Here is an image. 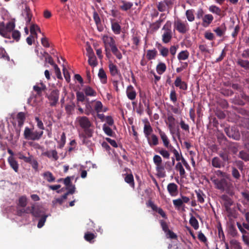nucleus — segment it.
Segmentation results:
<instances>
[{
	"instance_id": "1",
	"label": "nucleus",
	"mask_w": 249,
	"mask_h": 249,
	"mask_svg": "<svg viewBox=\"0 0 249 249\" xmlns=\"http://www.w3.org/2000/svg\"><path fill=\"white\" fill-rule=\"evenodd\" d=\"M210 179L216 189L225 192L230 196L233 195V186L231 182L229 175L227 173L217 170L213 172Z\"/></svg>"
},
{
	"instance_id": "2",
	"label": "nucleus",
	"mask_w": 249,
	"mask_h": 249,
	"mask_svg": "<svg viewBox=\"0 0 249 249\" xmlns=\"http://www.w3.org/2000/svg\"><path fill=\"white\" fill-rule=\"evenodd\" d=\"M77 121L80 126L84 129L88 136L91 137L92 130L90 129V127L92 126V124L89 118L86 116L78 117Z\"/></svg>"
},
{
	"instance_id": "3",
	"label": "nucleus",
	"mask_w": 249,
	"mask_h": 249,
	"mask_svg": "<svg viewBox=\"0 0 249 249\" xmlns=\"http://www.w3.org/2000/svg\"><path fill=\"white\" fill-rule=\"evenodd\" d=\"M172 22L167 21L162 28L163 31L162 35V41L164 43H169L172 38V32L171 30Z\"/></svg>"
},
{
	"instance_id": "4",
	"label": "nucleus",
	"mask_w": 249,
	"mask_h": 249,
	"mask_svg": "<svg viewBox=\"0 0 249 249\" xmlns=\"http://www.w3.org/2000/svg\"><path fill=\"white\" fill-rule=\"evenodd\" d=\"M15 27V23L12 21L7 23L6 26L3 22L0 23V35L5 38H10L11 32Z\"/></svg>"
},
{
	"instance_id": "5",
	"label": "nucleus",
	"mask_w": 249,
	"mask_h": 249,
	"mask_svg": "<svg viewBox=\"0 0 249 249\" xmlns=\"http://www.w3.org/2000/svg\"><path fill=\"white\" fill-rule=\"evenodd\" d=\"M43 134V131H33L28 127H25L24 131V138L28 140H38L42 137Z\"/></svg>"
},
{
	"instance_id": "6",
	"label": "nucleus",
	"mask_w": 249,
	"mask_h": 249,
	"mask_svg": "<svg viewBox=\"0 0 249 249\" xmlns=\"http://www.w3.org/2000/svg\"><path fill=\"white\" fill-rule=\"evenodd\" d=\"M22 10L21 11V16L25 21L26 25L30 24L33 14L29 7L26 4L22 5Z\"/></svg>"
},
{
	"instance_id": "7",
	"label": "nucleus",
	"mask_w": 249,
	"mask_h": 249,
	"mask_svg": "<svg viewBox=\"0 0 249 249\" xmlns=\"http://www.w3.org/2000/svg\"><path fill=\"white\" fill-rule=\"evenodd\" d=\"M174 28L179 33L182 34H185L189 30V24L187 21H182L179 19H178L175 21Z\"/></svg>"
},
{
	"instance_id": "8",
	"label": "nucleus",
	"mask_w": 249,
	"mask_h": 249,
	"mask_svg": "<svg viewBox=\"0 0 249 249\" xmlns=\"http://www.w3.org/2000/svg\"><path fill=\"white\" fill-rule=\"evenodd\" d=\"M190 201V198L184 196H181V197L179 198L174 199L173 200V203L175 207L179 209L180 208L184 207V203H187Z\"/></svg>"
},
{
	"instance_id": "9",
	"label": "nucleus",
	"mask_w": 249,
	"mask_h": 249,
	"mask_svg": "<svg viewBox=\"0 0 249 249\" xmlns=\"http://www.w3.org/2000/svg\"><path fill=\"white\" fill-rule=\"evenodd\" d=\"M59 94L58 90H53L48 96V98L51 106H56L59 99Z\"/></svg>"
},
{
	"instance_id": "10",
	"label": "nucleus",
	"mask_w": 249,
	"mask_h": 249,
	"mask_svg": "<svg viewBox=\"0 0 249 249\" xmlns=\"http://www.w3.org/2000/svg\"><path fill=\"white\" fill-rule=\"evenodd\" d=\"M91 102L93 103L94 112L101 113L105 112L107 111V107H104L101 101L93 100Z\"/></svg>"
},
{
	"instance_id": "11",
	"label": "nucleus",
	"mask_w": 249,
	"mask_h": 249,
	"mask_svg": "<svg viewBox=\"0 0 249 249\" xmlns=\"http://www.w3.org/2000/svg\"><path fill=\"white\" fill-rule=\"evenodd\" d=\"M171 134H174V129L175 126V118L172 114H168L167 121L165 122Z\"/></svg>"
},
{
	"instance_id": "12",
	"label": "nucleus",
	"mask_w": 249,
	"mask_h": 249,
	"mask_svg": "<svg viewBox=\"0 0 249 249\" xmlns=\"http://www.w3.org/2000/svg\"><path fill=\"white\" fill-rule=\"evenodd\" d=\"M103 41L106 46H108L110 48L111 50L117 47L115 41L111 36H104Z\"/></svg>"
},
{
	"instance_id": "13",
	"label": "nucleus",
	"mask_w": 249,
	"mask_h": 249,
	"mask_svg": "<svg viewBox=\"0 0 249 249\" xmlns=\"http://www.w3.org/2000/svg\"><path fill=\"white\" fill-rule=\"evenodd\" d=\"M159 133L160 138L162 141L164 146L168 149L170 148H172L173 146L170 144L169 140L168 139V138L166 134L161 130H159Z\"/></svg>"
},
{
	"instance_id": "14",
	"label": "nucleus",
	"mask_w": 249,
	"mask_h": 249,
	"mask_svg": "<svg viewBox=\"0 0 249 249\" xmlns=\"http://www.w3.org/2000/svg\"><path fill=\"white\" fill-rule=\"evenodd\" d=\"M127 97L130 100H134L136 97V91L132 85L127 86L126 90Z\"/></svg>"
},
{
	"instance_id": "15",
	"label": "nucleus",
	"mask_w": 249,
	"mask_h": 249,
	"mask_svg": "<svg viewBox=\"0 0 249 249\" xmlns=\"http://www.w3.org/2000/svg\"><path fill=\"white\" fill-rule=\"evenodd\" d=\"M172 4L171 0H164L159 2L158 4V9L160 12H164L167 10L169 6Z\"/></svg>"
},
{
	"instance_id": "16",
	"label": "nucleus",
	"mask_w": 249,
	"mask_h": 249,
	"mask_svg": "<svg viewBox=\"0 0 249 249\" xmlns=\"http://www.w3.org/2000/svg\"><path fill=\"white\" fill-rule=\"evenodd\" d=\"M178 185L175 183H170L167 186V189L170 195L176 196L178 194Z\"/></svg>"
},
{
	"instance_id": "17",
	"label": "nucleus",
	"mask_w": 249,
	"mask_h": 249,
	"mask_svg": "<svg viewBox=\"0 0 249 249\" xmlns=\"http://www.w3.org/2000/svg\"><path fill=\"white\" fill-rule=\"evenodd\" d=\"M174 84L176 87H178L180 89L186 90L188 86L186 82L182 81L180 77H177L175 81Z\"/></svg>"
},
{
	"instance_id": "18",
	"label": "nucleus",
	"mask_w": 249,
	"mask_h": 249,
	"mask_svg": "<svg viewBox=\"0 0 249 249\" xmlns=\"http://www.w3.org/2000/svg\"><path fill=\"white\" fill-rule=\"evenodd\" d=\"M108 68L111 75L113 76L119 75L121 77V74L116 65L110 61L108 65Z\"/></svg>"
},
{
	"instance_id": "19",
	"label": "nucleus",
	"mask_w": 249,
	"mask_h": 249,
	"mask_svg": "<svg viewBox=\"0 0 249 249\" xmlns=\"http://www.w3.org/2000/svg\"><path fill=\"white\" fill-rule=\"evenodd\" d=\"M148 144L150 147H153L159 144V138L155 134H151L149 137L146 138Z\"/></svg>"
},
{
	"instance_id": "20",
	"label": "nucleus",
	"mask_w": 249,
	"mask_h": 249,
	"mask_svg": "<svg viewBox=\"0 0 249 249\" xmlns=\"http://www.w3.org/2000/svg\"><path fill=\"white\" fill-rule=\"evenodd\" d=\"M227 28L224 23L221 24L219 26L215 28L213 31L216 33V35L218 36H223L226 31Z\"/></svg>"
},
{
	"instance_id": "21",
	"label": "nucleus",
	"mask_w": 249,
	"mask_h": 249,
	"mask_svg": "<svg viewBox=\"0 0 249 249\" xmlns=\"http://www.w3.org/2000/svg\"><path fill=\"white\" fill-rule=\"evenodd\" d=\"M156 166L157 175L160 178H164L166 176V172L164 165L161 163Z\"/></svg>"
},
{
	"instance_id": "22",
	"label": "nucleus",
	"mask_w": 249,
	"mask_h": 249,
	"mask_svg": "<svg viewBox=\"0 0 249 249\" xmlns=\"http://www.w3.org/2000/svg\"><path fill=\"white\" fill-rule=\"evenodd\" d=\"M153 128L150 123L149 122L146 123L143 127V133L145 137L146 138H148V137H149L151 134H154L153 133Z\"/></svg>"
},
{
	"instance_id": "23",
	"label": "nucleus",
	"mask_w": 249,
	"mask_h": 249,
	"mask_svg": "<svg viewBox=\"0 0 249 249\" xmlns=\"http://www.w3.org/2000/svg\"><path fill=\"white\" fill-rule=\"evenodd\" d=\"M212 165L215 168H220L224 166V163L219 158L215 157L212 160Z\"/></svg>"
},
{
	"instance_id": "24",
	"label": "nucleus",
	"mask_w": 249,
	"mask_h": 249,
	"mask_svg": "<svg viewBox=\"0 0 249 249\" xmlns=\"http://www.w3.org/2000/svg\"><path fill=\"white\" fill-rule=\"evenodd\" d=\"M43 154L50 159H53L54 160H57L59 158L57 152L55 150L47 151L43 153Z\"/></svg>"
},
{
	"instance_id": "25",
	"label": "nucleus",
	"mask_w": 249,
	"mask_h": 249,
	"mask_svg": "<svg viewBox=\"0 0 249 249\" xmlns=\"http://www.w3.org/2000/svg\"><path fill=\"white\" fill-rule=\"evenodd\" d=\"M8 161L11 168H12L16 172H18V164L15 158L13 156H11L8 157Z\"/></svg>"
},
{
	"instance_id": "26",
	"label": "nucleus",
	"mask_w": 249,
	"mask_h": 249,
	"mask_svg": "<svg viewBox=\"0 0 249 249\" xmlns=\"http://www.w3.org/2000/svg\"><path fill=\"white\" fill-rule=\"evenodd\" d=\"M213 17L211 14H206L202 18L203 26L206 27L210 25L213 20Z\"/></svg>"
},
{
	"instance_id": "27",
	"label": "nucleus",
	"mask_w": 249,
	"mask_h": 249,
	"mask_svg": "<svg viewBox=\"0 0 249 249\" xmlns=\"http://www.w3.org/2000/svg\"><path fill=\"white\" fill-rule=\"evenodd\" d=\"M15 132L11 133L10 134V138L12 140H18L20 136L21 127L17 126V124H14Z\"/></svg>"
},
{
	"instance_id": "28",
	"label": "nucleus",
	"mask_w": 249,
	"mask_h": 249,
	"mask_svg": "<svg viewBox=\"0 0 249 249\" xmlns=\"http://www.w3.org/2000/svg\"><path fill=\"white\" fill-rule=\"evenodd\" d=\"M83 91L87 96L95 97L97 94L95 90L89 86H86Z\"/></svg>"
},
{
	"instance_id": "29",
	"label": "nucleus",
	"mask_w": 249,
	"mask_h": 249,
	"mask_svg": "<svg viewBox=\"0 0 249 249\" xmlns=\"http://www.w3.org/2000/svg\"><path fill=\"white\" fill-rule=\"evenodd\" d=\"M98 75L102 84H105L107 83V74L103 68L99 69Z\"/></svg>"
},
{
	"instance_id": "30",
	"label": "nucleus",
	"mask_w": 249,
	"mask_h": 249,
	"mask_svg": "<svg viewBox=\"0 0 249 249\" xmlns=\"http://www.w3.org/2000/svg\"><path fill=\"white\" fill-rule=\"evenodd\" d=\"M44 178L49 182H53L55 181V178L53 174L50 171L45 172L42 174Z\"/></svg>"
},
{
	"instance_id": "31",
	"label": "nucleus",
	"mask_w": 249,
	"mask_h": 249,
	"mask_svg": "<svg viewBox=\"0 0 249 249\" xmlns=\"http://www.w3.org/2000/svg\"><path fill=\"white\" fill-rule=\"evenodd\" d=\"M189 56V53L187 50L181 51L178 54V59L179 61L187 60Z\"/></svg>"
},
{
	"instance_id": "32",
	"label": "nucleus",
	"mask_w": 249,
	"mask_h": 249,
	"mask_svg": "<svg viewBox=\"0 0 249 249\" xmlns=\"http://www.w3.org/2000/svg\"><path fill=\"white\" fill-rule=\"evenodd\" d=\"M87 102L85 104V114L87 115L93 114L94 113V110L92 108L90 102L89 101V99H87Z\"/></svg>"
},
{
	"instance_id": "33",
	"label": "nucleus",
	"mask_w": 249,
	"mask_h": 249,
	"mask_svg": "<svg viewBox=\"0 0 249 249\" xmlns=\"http://www.w3.org/2000/svg\"><path fill=\"white\" fill-rule=\"evenodd\" d=\"M166 70V66L165 63L163 62L159 63L156 67V70L158 74H163Z\"/></svg>"
},
{
	"instance_id": "34",
	"label": "nucleus",
	"mask_w": 249,
	"mask_h": 249,
	"mask_svg": "<svg viewBox=\"0 0 249 249\" xmlns=\"http://www.w3.org/2000/svg\"><path fill=\"white\" fill-rule=\"evenodd\" d=\"M175 169L179 171V175L181 177L183 178L184 177L185 171L181 162H178L175 166Z\"/></svg>"
},
{
	"instance_id": "35",
	"label": "nucleus",
	"mask_w": 249,
	"mask_h": 249,
	"mask_svg": "<svg viewBox=\"0 0 249 249\" xmlns=\"http://www.w3.org/2000/svg\"><path fill=\"white\" fill-rule=\"evenodd\" d=\"M111 29L115 34L118 35L121 33V28L117 22H113L111 23Z\"/></svg>"
},
{
	"instance_id": "36",
	"label": "nucleus",
	"mask_w": 249,
	"mask_h": 249,
	"mask_svg": "<svg viewBox=\"0 0 249 249\" xmlns=\"http://www.w3.org/2000/svg\"><path fill=\"white\" fill-rule=\"evenodd\" d=\"M241 194L243 198L241 201V202L244 205H248L249 203V193L248 191H245L242 192Z\"/></svg>"
},
{
	"instance_id": "37",
	"label": "nucleus",
	"mask_w": 249,
	"mask_h": 249,
	"mask_svg": "<svg viewBox=\"0 0 249 249\" xmlns=\"http://www.w3.org/2000/svg\"><path fill=\"white\" fill-rule=\"evenodd\" d=\"M157 54V52L155 49L148 50L147 51L146 57L149 60L155 59Z\"/></svg>"
},
{
	"instance_id": "38",
	"label": "nucleus",
	"mask_w": 249,
	"mask_h": 249,
	"mask_svg": "<svg viewBox=\"0 0 249 249\" xmlns=\"http://www.w3.org/2000/svg\"><path fill=\"white\" fill-rule=\"evenodd\" d=\"M103 130L106 135L108 136L113 137L115 133L106 124H104L103 125Z\"/></svg>"
},
{
	"instance_id": "39",
	"label": "nucleus",
	"mask_w": 249,
	"mask_h": 249,
	"mask_svg": "<svg viewBox=\"0 0 249 249\" xmlns=\"http://www.w3.org/2000/svg\"><path fill=\"white\" fill-rule=\"evenodd\" d=\"M122 4L120 5V8L123 11H127L130 9L133 6V3L131 2L122 1Z\"/></svg>"
},
{
	"instance_id": "40",
	"label": "nucleus",
	"mask_w": 249,
	"mask_h": 249,
	"mask_svg": "<svg viewBox=\"0 0 249 249\" xmlns=\"http://www.w3.org/2000/svg\"><path fill=\"white\" fill-rule=\"evenodd\" d=\"M30 212L32 213L33 215L35 217H39L41 216V212L40 208L38 207L33 206Z\"/></svg>"
},
{
	"instance_id": "41",
	"label": "nucleus",
	"mask_w": 249,
	"mask_h": 249,
	"mask_svg": "<svg viewBox=\"0 0 249 249\" xmlns=\"http://www.w3.org/2000/svg\"><path fill=\"white\" fill-rule=\"evenodd\" d=\"M209 11L217 15L220 16L221 14V10L215 5H211L209 8Z\"/></svg>"
},
{
	"instance_id": "42",
	"label": "nucleus",
	"mask_w": 249,
	"mask_h": 249,
	"mask_svg": "<svg viewBox=\"0 0 249 249\" xmlns=\"http://www.w3.org/2000/svg\"><path fill=\"white\" fill-rule=\"evenodd\" d=\"M198 48L201 53L203 54L211 53V51L208 48V46L206 44H200Z\"/></svg>"
},
{
	"instance_id": "43",
	"label": "nucleus",
	"mask_w": 249,
	"mask_h": 249,
	"mask_svg": "<svg viewBox=\"0 0 249 249\" xmlns=\"http://www.w3.org/2000/svg\"><path fill=\"white\" fill-rule=\"evenodd\" d=\"M189 223L195 230H197L198 229L199 225L198 221L194 216H192L190 218Z\"/></svg>"
},
{
	"instance_id": "44",
	"label": "nucleus",
	"mask_w": 249,
	"mask_h": 249,
	"mask_svg": "<svg viewBox=\"0 0 249 249\" xmlns=\"http://www.w3.org/2000/svg\"><path fill=\"white\" fill-rule=\"evenodd\" d=\"M231 249H241L240 243L235 239H232L230 241Z\"/></svg>"
},
{
	"instance_id": "45",
	"label": "nucleus",
	"mask_w": 249,
	"mask_h": 249,
	"mask_svg": "<svg viewBox=\"0 0 249 249\" xmlns=\"http://www.w3.org/2000/svg\"><path fill=\"white\" fill-rule=\"evenodd\" d=\"M38 31L41 33V30L39 26L36 24H32L30 27V33L32 35H36V32Z\"/></svg>"
},
{
	"instance_id": "46",
	"label": "nucleus",
	"mask_w": 249,
	"mask_h": 249,
	"mask_svg": "<svg viewBox=\"0 0 249 249\" xmlns=\"http://www.w3.org/2000/svg\"><path fill=\"white\" fill-rule=\"evenodd\" d=\"M66 138L65 133L64 132H63L61 136L60 140L57 142L59 144L58 147L59 148H62V147H63L66 143Z\"/></svg>"
},
{
	"instance_id": "47",
	"label": "nucleus",
	"mask_w": 249,
	"mask_h": 249,
	"mask_svg": "<svg viewBox=\"0 0 249 249\" xmlns=\"http://www.w3.org/2000/svg\"><path fill=\"white\" fill-rule=\"evenodd\" d=\"M71 178H73V177H67L64 179V183L66 186L67 190H69V189L71 188V187H75L71 183Z\"/></svg>"
},
{
	"instance_id": "48",
	"label": "nucleus",
	"mask_w": 249,
	"mask_h": 249,
	"mask_svg": "<svg viewBox=\"0 0 249 249\" xmlns=\"http://www.w3.org/2000/svg\"><path fill=\"white\" fill-rule=\"evenodd\" d=\"M195 192L196 194L197 201L200 203H203L204 202V194L203 193L202 191L198 190L196 191Z\"/></svg>"
},
{
	"instance_id": "49",
	"label": "nucleus",
	"mask_w": 249,
	"mask_h": 249,
	"mask_svg": "<svg viewBox=\"0 0 249 249\" xmlns=\"http://www.w3.org/2000/svg\"><path fill=\"white\" fill-rule=\"evenodd\" d=\"M27 205V198L25 196H22L19 198L18 203V207H25Z\"/></svg>"
},
{
	"instance_id": "50",
	"label": "nucleus",
	"mask_w": 249,
	"mask_h": 249,
	"mask_svg": "<svg viewBox=\"0 0 249 249\" xmlns=\"http://www.w3.org/2000/svg\"><path fill=\"white\" fill-rule=\"evenodd\" d=\"M45 88V86L42 84H41V87H39L37 85H35L33 87L34 90L36 92L38 95H41L42 91L44 90Z\"/></svg>"
},
{
	"instance_id": "51",
	"label": "nucleus",
	"mask_w": 249,
	"mask_h": 249,
	"mask_svg": "<svg viewBox=\"0 0 249 249\" xmlns=\"http://www.w3.org/2000/svg\"><path fill=\"white\" fill-rule=\"evenodd\" d=\"M238 157L245 161H249V154L244 151L239 152Z\"/></svg>"
},
{
	"instance_id": "52",
	"label": "nucleus",
	"mask_w": 249,
	"mask_h": 249,
	"mask_svg": "<svg viewBox=\"0 0 249 249\" xmlns=\"http://www.w3.org/2000/svg\"><path fill=\"white\" fill-rule=\"evenodd\" d=\"M88 62L89 65L93 67H95L97 65V62L95 55L88 56Z\"/></svg>"
},
{
	"instance_id": "53",
	"label": "nucleus",
	"mask_w": 249,
	"mask_h": 249,
	"mask_svg": "<svg viewBox=\"0 0 249 249\" xmlns=\"http://www.w3.org/2000/svg\"><path fill=\"white\" fill-rule=\"evenodd\" d=\"M124 180L130 185H134V178L132 174H127L124 178Z\"/></svg>"
},
{
	"instance_id": "54",
	"label": "nucleus",
	"mask_w": 249,
	"mask_h": 249,
	"mask_svg": "<svg viewBox=\"0 0 249 249\" xmlns=\"http://www.w3.org/2000/svg\"><path fill=\"white\" fill-rule=\"evenodd\" d=\"M76 99L78 102H83L86 99V96L84 93L81 91H78L76 93Z\"/></svg>"
},
{
	"instance_id": "55",
	"label": "nucleus",
	"mask_w": 249,
	"mask_h": 249,
	"mask_svg": "<svg viewBox=\"0 0 249 249\" xmlns=\"http://www.w3.org/2000/svg\"><path fill=\"white\" fill-rule=\"evenodd\" d=\"M95 237L96 235L94 234L89 232H86L84 235L85 239L86 241H89V242H91V240L95 238Z\"/></svg>"
},
{
	"instance_id": "56",
	"label": "nucleus",
	"mask_w": 249,
	"mask_h": 249,
	"mask_svg": "<svg viewBox=\"0 0 249 249\" xmlns=\"http://www.w3.org/2000/svg\"><path fill=\"white\" fill-rule=\"evenodd\" d=\"M159 46H161V48L160 49V54L163 56V57H166L168 55L169 53V50L168 48L162 47L161 45L159 44Z\"/></svg>"
},
{
	"instance_id": "57",
	"label": "nucleus",
	"mask_w": 249,
	"mask_h": 249,
	"mask_svg": "<svg viewBox=\"0 0 249 249\" xmlns=\"http://www.w3.org/2000/svg\"><path fill=\"white\" fill-rule=\"evenodd\" d=\"M169 150L174 153L177 161L181 160V158L182 157L181 155H180L178 152L173 146L172 148H170Z\"/></svg>"
},
{
	"instance_id": "58",
	"label": "nucleus",
	"mask_w": 249,
	"mask_h": 249,
	"mask_svg": "<svg viewBox=\"0 0 249 249\" xmlns=\"http://www.w3.org/2000/svg\"><path fill=\"white\" fill-rule=\"evenodd\" d=\"M186 16L189 21L192 22L194 20L195 17L192 11L188 10L186 12Z\"/></svg>"
},
{
	"instance_id": "59",
	"label": "nucleus",
	"mask_w": 249,
	"mask_h": 249,
	"mask_svg": "<svg viewBox=\"0 0 249 249\" xmlns=\"http://www.w3.org/2000/svg\"><path fill=\"white\" fill-rule=\"evenodd\" d=\"M0 58L4 59L9 61L10 57L7 55L5 50L2 48H0Z\"/></svg>"
},
{
	"instance_id": "60",
	"label": "nucleus",
	"mask_w": 249,
	"mask_h": 249,
	"mask_svg": "<svg viewBox=\"0 0 249 249\" xmlns=\"http://www.w3.org/2000/svg\"><path fill=\"white\" fill-rule=\"evenodd\" d=\"M162 21H163V20L160 18L159 20H158L157 21H156L155 22L153 23L151 25L152 28L154 30H157L160 27L161 24L162 22Z\"/></svg>"
},
{
	"instance_id": "61",
	"label": "nucleus",
	"mask_w": 249,
	"mask_h": 249,
	"mask_svg": "<svg viewBox=\"0 0 249 249\" xmlns=\"http://www.w3.org/2000/svg\"><path fill=\"white\" fill-rule=\"evenodd\" d=\"M44 54H45L47 55V56L45 57V61L46 62H48V63H49L50 65H51L53 67L54 66H55V65H56L54 63L53 58L51 56H50L47 52H44Z\"/></svg>"
},
{
	"instance_id": "62",
	"label": "nucleus",
	"mask_w": 249,
	"mask_h": 249,
	"mask_svg": "<svg viewBox=\"0 0 249 249\" xmlns=\"http://www.w3.org/2000/svg\"><path fill=\"white\" fill-rule=\"evenodd\" d=\"M18 159L20 160H23L25 162H28L30 161V159L32 157V156L30 155L29 157H26L21 153H19L18 154Z\"/></svg>"
},
{
	"instance_id": "63",
	"label": "nucleus",
	"mask_w": 249,
	"mask_h": 249,
	"mask_svg": "<svg viewBox=\"0 0 249 249\" xmlns=\"http://www.w3.org/2000/svg\"><path fill=\"white\" fill-rule=\"evenodd\" d=\"M170 99L173 103H176L177 101V94L175 89H173L171 90L170 94Z\"/></svg>"
},
{
	"instance_id": "64",
	"label": "nucleus",
	"mask_w": 249,
	"mask_h": 249,
	"mask_svg": "<svg viewBox=\"0 0 249 249\" xmlns=\"http://www.w3.org/2000/svg\"><path fill=\"white\" fill-rule=\"evenodd\" d=\"M237 63L242 67L249 69V61L244 60H239Z\"/></svg>"
}]
</instances>
